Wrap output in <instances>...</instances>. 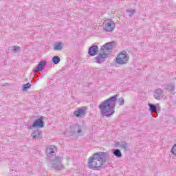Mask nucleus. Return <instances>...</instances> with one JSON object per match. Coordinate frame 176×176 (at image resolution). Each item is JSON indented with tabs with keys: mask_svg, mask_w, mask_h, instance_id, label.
<instances>
[{
	"mask_svg": "<svg viewBox=\"0 0 176 176\" xmlns=\"http://www.w3.org/2000/svg\"><path fill=\"white\" fill-rule=\"evenodd\" d=\"M74 115L76 118H79V116L85 115V109H83L82 108L78 109V110L74 111Z\"/></svg>",
	"mask_w": 176,
	"mask_h": 176,
	"instance_id": "15",
	"label": "nucleus"
},
{
	"mask_svg": "<svg viewBox=\"0 0 176 176\" xmlns=\"http://www.w3.org/2000/svg\"><path fill=\"white\" fill-rule=\"evenodd\" d=\"M108 57V54H99L96 57H95V62L97 64H102L105 61V58Z\"/></svg>",
	"mask_w": 176,
	"mask_h": 176,
	"instance_id": "9",
	"label": "nucleus"
},
{
	"mask_svg": "<svg viewBox=\"0 0 176 176\" xmlns=\"http://www.w3.org/2000/svg\"><path fill=\"white\" fill-rule=\"evenodd\" d=\"M126 13H128L129 16H131L133 14L135 13V10L134 9H127L126 10Z\"/></svg>",
	"mask_w": 176,
	"mask_h": 176,
	"instance_id": "22",
	"label": "nucleus"
},
{
	"mask_svg": "<svg viewBox=\"0 0 176 176\" xmlns=\"http://www.w3.org/2000/svg\"><path fill=\"white\" fill-rule=\"evenodd\" d=\"M113 47V45L112 43L109 42L107 43L104 45H102L101 49L102 50H105L106 52H111Z\"/></svg>",
	"mask_w": 176,
	"mask_h": 176,
	"instance_id": "13",
	"label": "nucleus"
},
{
	"mask_svg": "<svg viewBox=\"0 0 176 176\" xmlns=\"http://www.w3.org/2000/svg\"><path fill=\"white\" fill-rule=\"evenodd\" d=\"M20 50V47L19 46H14L12 47L11 52L12 53H17V52H19Z\"/></svg>",
	"mask_w": 176,
	"mask_h": 176,
	"instance_id": "23",
	"label": "nucleus"
},
{
	"mask_svg": "<svg viewBox=\"0 0 176 176\" xmlns=\"http://www.w3.org/2000/svg\"><path fill=\"white\" fill-rule=\"evenodd\" d=\"M129 54L127 52H121L116 57V62L118 64L123 65V64H127L129 63Z\"/></svg>",
	"mask_w": 176,
	"mask_h": 176,
	"instance_id": "5",
	"label": "nucleus"
},
{
	"mask_svg": "<svg viewBox=\"0 0 176 176\" xmlns=\"http://www.w3.org/2000/svg\"><path fill=\"white\" fill-rule=\"evenodd\" d=\"M149 110L151 112H156L157 111V107L155 104L152 103H148Z\"/></svg>",
	"mask_w": 176,
	"mask_h": 176,
	"instance_id": "19",
	"label": "nucleus"
},
{
	"mask_svg": "<svg viewBox=\"0 0 176 176\" xmlns=\"http://www.w3.org/2000/svg\"><path fill=\"white\" fill-rule=\"evenodd\" d=\"M88 54L91 56H97L98 54V46L93 45L88 50Z\"/></svg>",
	"mask_w": 176,
	"mask_h": 176,
	"instance_id": "11",
	"label": "nucleus"
},
{
	"mask_svg": "<svg viewBox=\"0 0 176 176\" xmlns=\"http://www.w3.org/2000/svg\"><path fill=\"white\" fill-rule=\"evenodd\" d=\"M63 161V157H55L54 159H50L49 166H51L54 170H63L64 166L62 165L61 162Z\"/></svg>",
	"mask_w": 176,
	"mask_h": 176,
	"instance_id": "4",
	"label": "nucleus"
},
{
	"mask_svg": "<svg viewBox=\"0 0 176 176\" xmlns=\"http://www.w3.org/2000/svg\"><path fill=\"white\" fill-rule=\"evenodd\" d=\"M116 145L118 148H122L124 151H127V148H129V144L126 142H118L116 143Z\"/></svg>",
	"mask_w": 176,
	"mask_h": 176,
	"instance_id": "14",
	"label": "nucleus"
},
{
	"mask_svg": "<svg viewBox=\"0 0 176 176\" xmlns=\"http://www.w3.org/2000/svg\"><path fill=\"white\" fill-rule=\"evenodd\" d=\"M154 98L155 100H162L164 97V94H163V89L158 88L154 90Z\"/></svg>",
	"mask_w": 176,
	"mask_h": 176,
	"instance_id": "10",
	"label": "nucleus"
},
{
	"mask_svg": "<svg viewBox=\"0 0 176 176\" xmlns=\"http://www.w3.org/2000/svg\"><path fill=\"white\" fill-rule=\"evenodd\" d=\"M41 135L42 133L39 130L34 131L32 133V135L33 136V138H34V140H38V138H41Z\"/></svg>",
	"mask_w": 176,
	"mask_h": 176,
	"instance_id": "16",
	"label": "nucleus"
},
{
	"mask_svg": "<svg viewBox=\"0 0 176 176\" xmlns=\"http://www.w3.org/2000/svg\"><path fill=\"white\" fill-rule=\"evenodd\" d=\"M118 104L120 106H122V105H124V98H120L118 99Z\"/></svg>",
	"mask_w": 176,
	"mask_h": 176,
	"instance_id": "25",
	"label": "nucleus"
},
{
	"mask_svg": "<svg viewBox=\"0 0 176 176\" xmlns=\"http://www.w3.org/2000/svg\"><path fill=\"white\" fill-rule=\"evenodd\" d=\"M67 133H69L70 135H79V137H82V135H83V129L82 126L74 124L69 126Z\"/></svg>",
	"mask_w": 176,
	"mask_h": 176,
	"instance_id": "3",
	"label": "nucleus"
},
{
	"mask_svg": "<svg viewBox=\"0 0 176 176\" xmlns=\"http://www.w3.org/2000/svg\"><path fill=\"white\" fill-rule=\"evenodd\" d=\"M104 30L106 32H112L115 30V22L110 19L104 21Z\"/></svg>",
	"mask_w": 176,
	"mask_h": 176,
	"instance_id": "6",
	"label": "nucleus"
},
{
	"mask_svg": "<svg viewBox=\"0 0 176 176\" xmlns=\"http://www.w3.org/2000/svg\"><path fill=\"white\" fill-rule=\"evenodd\" d=\"M171 153L173 155H176V144L173 146L172 150H171Z\"/></svg>",
	"mask_w": 176,
	"mask_h": 176,
	"instance_id": "26",
	"label": "nucleus"
},
{
	"mask_svg": "<svg viewBox=\"0 0 176 176\" xmlns=\"http://www.w3.org/2000/svg\"><path fill=\"white\" fill-rule=\"evenodd\" d=\"M108 153L105 152L96 153L90 157L88 160V167L91 170H100L102 168L104 164L107 162Z\"/></svg>",
	"mask_w": 176,
	"mask_h": 176,
	"instance_id": "2",
	"label": "nucleus"
},
{
	"mask_svg": "<svg viewBox=\"0 0 176 176\" xmlns=\"http://www.w3.org/2000/svg\"><path fill=\"white\" fill-rule=\"evenodd\" d=\"M175 89V85H174V84H170L168 85L167 90L168 91H170V93H173V91H174Z\"/></svg>",
	"mask_w": 176,
	"mask_h": 176,
	"instance_id": "20",
	"label": "nucleus"
},
{
	"mask_svg": "<svg viewBox=\"0 0 176 176\" xmlns=\"http://www.w3.org/2000/svg\"><path fill=\"white\" fill-rule=\"evenodd\" d=\"M52 61L54 64H58V63H60V57L55 56L52 58Z\"/></svg>",
	"mask_w": 176,
	"mask_h": 176,
	"instance_id": "21",
	"label": "nucleus"
},
{
	"mask_svg": "<svg viewBox=\"0 0 176 176\" xmlns=\"http://www.w3.org/2000/svg\"><path fill=\"white\" fill-rule=\"evenodd\" d=\"M30 87H31V84L29 82L26 83V84L23 85V90L24 91H25V90H27L28 89H30Z\"/></svg>",
	"mask_w": 176,
	"mask_h": 176,
	"instance_id": "24",
	"label": "nucleus"
},
{
	"mask_svg": "<svg viewBox=\"0 0 176 176\" xmlns=\"http://www.w3.org/2000/svg\"><path fill=\"white\" fill-rule=\"evenodd\" d=\"M118 96L119 95H114L100 104L98 108H100L102 116L109 118L115 113V107H116Z\"/></svg>",
	"mask_w": 176,
	"mask_h": 176,
	"instance_id": "1",
	"label": "nucleus"
},
{
	"mask_svg": "<svg viewBox=\"0 0 176 176\" xmlns=\"http://www.w3.org/2000/svg\"><path fill=\"white\" fill-rule=\"evenodd\" d=\"M112 153L114 155V156H116V157L120 158L122 156V151H120V150L118 148L112 150Z\"/></svg>",
	"mask_w": 176,
	"mask_h": 176,
	"instance_id": "17",
	"label": "nucleus"
},
{
	"mask_svg": "<svg viewBox=\"0 0 176 176\" xmlns=\"http://www.w3.org/2000/svg\"><path fill=\"white\" fill-rule=\"evenodd\" d=\"M54 50L60 51L63 50V43L58 42L54 44Z\"/></svg>",
	"mask_w": 176,
	"mask_h": 176,
	"instance_id": "18",
	"label": "nucleus"
},
{
	"mask_svg": "<svg viewBox=\"0 0 176 176\" xmlns=\"http://www.w3.org/2000/svg\"><path fill=\"white\" fill-rule=\"evenodd\" d=\"M56 152H57V147H56V146H50L47 147L46 155L47 157H50L51 156H55Z\"/></svg>",
	"mask_w": 176,
	"mask_h": 176,
	"instance_id": "8",
	"label": "nucleus"
},
{
	"mask_svg": "<svg viewBox=\"0 0 176 176\" xmlns=\"http://www.w3.org/2000/svg\"><path fill=\"white\" fill-rule=\"evenodd\" d=\"M42 127H43V120L38 118L29 127V130H31V129H42Z\"/></svg>",
	"mask_w": 176,
	"mask_h": 176,
	"instance_id": "7",
	"label": "nucleus"
},
{
	"mask_svg": "<svg viewBox=\"0 0 176 176\" xmlns=\"http://www.w3.org/2000/svg\"><path fill=\"white\" fill-rule=\"evenodd\" d=\"M45 67H46V60L40 61L37 67L33 69V72L36 73L40 71H43Z\"/></svg>",
	"mask_w": 176,
	"mask_h": 176,
	"instance_id": "12",
	"label": "nucleus"
}]
</instances>
